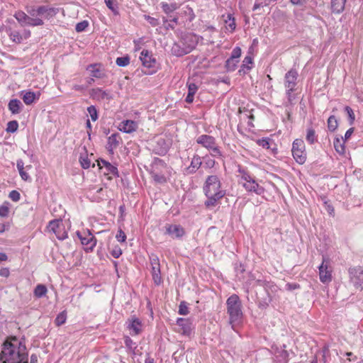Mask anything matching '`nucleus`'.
Here are the masks:
<instances>
[{
    "mask_svg": "<svg viewBox=\"0 0 363 363\" xmlns=\"http://www.w3.org/2000/svg\"><path fill=\"white\" fill-rule=\"evenodd\" d=\"M319 269V277L321 282L329 283L332 280V271L330 269L329 260L324 256Z\"/></svg>",
    "mask_w": 363,
    "mask_h": 363,
    "instance_id": "nucleus-11",
    "label": "nucleus"
},
{
    "mask_svg": "<svg viewBox=\"0 0 363 363\" xmlns=\"http://www.w3.org/2000/svg\"><path fill=\"white\" fill-rule=\"evenodd\" d=\"M196 143L208 150L216 144V138L209 135H201L196 138Z\"/></svg>",
    "mask_w": 363,
    "mask_h": 363,
    "instance_id": "nucleus-17",
    "label": "nucleus"
},
{
    "mask_svg": "<svg viewBox=\"0 0 363 363\" xmlns=\"http://www.w3.org/2000/svg\"><path fill=\"white\" fill-rule=\"evenodd\" d=\"M292 155L300 164L305 163L306 160V152L305 149V144L303 140L296 139L292 144Z\"/></svg>",
    "mask_w": 363,
    "mask_h": 363,
    "instance_id": "nucleus-6",
    "label": "nucleus"
},
{
    "mask_svg": "<svg viewBox=\"0 0 363 363\" xmlns=\"http://www.w3.org/2000/svg\"><path fill=\"white\" fill-rule=\"evenodd\" d=\"M87 70L90 71L91 77L95 78L101 79L105 75L103 70L101 69L99 66L96 64L89 65Z\"/></svg>",
    "mask_w": 363,
    "mask_h": 363,
    "instance_id": "nucleus-26",
    "label": "nucleus"
},
{
    "mask_svg": "<svg viewBox=\"0 0 363 363\" xmlns=\"http://www.w3.org/2000/svg\"><path fill=\"white\" fill-rule=\"evenodd\" d=\"M350 281L357 289H363V267H350L348 269Z\"/></svg>",
    "mask_w": 363,
    "mask_h": 363,
    "instance_id": "nucleus-8",
    "label": "nucleus"
},
{
    "mask_svg": "<svg viewBox=\"0 0 363 363\" xmlns=\"http://www.w3.org/2000/svg\"><path fill=\"white\" fill-rule=\"evenodd\" d=\"M177 324L179 327V332L181 334L187 336L191 335L193 326L192 322L190 319L179 318L177 320Z\"/></svg>",
    "mask_w": 363,
    "mask_h": 363,
    "instance_id": "nucleus-14",
    "label": "nucleus"
},
{
    "mask_svg": "<svg viewBox=\"0 0 363 363\" xmlns=\"http://www.w3.org/2000/svg\"><path fill=\"white\" fill-rule=\"evenodd\" d=\"M298 74L296 69H291L289 70L284 76V87L286 89V94L289 103H292V101L295 99L296 95L294 94V91L296 90L297 85V79H298Z\"/></svg>",
    "mask_w": 363,
    "mask_h": 363,
    "instance_id": "nucleus-5",
    "label": "nucleus"
},
{
    "mask_svg": "<svg viewBox=\"0 0 363 363\" xmlns=\"http://www.w3.org/2000/svg\"><path fill=\"white\" fill-rule=\"evenodd\" d=\"M21 102L18 99H11L9 103V109L13 114H17L21 111Z\"/></svg>",
    "mask_w": 363,
    "mask_h": 363,
    "instance_id": "nucleus-30",
    "label": "nucleus"
},
{
    "mask_svg": "<svg viewBox=\"0 0 363 363\" xmlns=\"http://www.w3.org/2000/svg\"><path fill=\"white\" fill-rule=\"evenodd\" d=\"M87 111L93 121H96L98 119V111L94 106H89L87 108Z\"/></svg>",
    "mask_w": 363,
    "mask_h": 363,
    "instance_id": "nucleus-44",
    "label": "nucleus"
},
{
    "mask_svg": "<svg viewBox=\"0 0 363 363\" xmlns=\"http://www.w3.org/2000/svg\"><path fill=\"white\" fill-rule=\"evenodd\" d=\"M10 203L8 201H5L1 206H0V216L7 217L9 213Z\"/></svg>",
    "mask_w": 363,
    "mask_h": 363,
    "instance_id": "nucleus-39",
    "label": "nucleus"
},
{
    "mask_svg": "<svg viewBox=\"0 0 363 363\" xmlns=\"http://www.w3.org/2000/svg\"><path fill=\"white\" fill-rule=\"evenodd\" d=\"M270 139L267 138H263L262 139H259L257 141V143L265 149H269L270 147L269 145Z\"/></svg>",
    "mask_w": 363,
    "mask_h": 363,
    "instance_id": "nucleus-49",
    "label": "nucleus"
},
{
    "mask_svg": "<svg viewBox=\"0 0 363 363\" xmlns=\"http://www.w3.org/2000/svg\"><path fill=\"white\" fill-rule=\"evenodd\" d=\"M116 63L119 67H126L130 64V57L128 55L117 57Z\"/></svg>",
    "mask_w": 363,
    "mask_h": 363,
    "instance_id": "nucleus-38",
    "label": "nucleus"
},
{
    "mask_svg": "<svg viewBox=\"0 0 363 363\" xmlns=\"http://www.w3.org/2000/svg\"><path fill=\"white\" fill-rule=\"evenodd\" d=\"M252 63V58L250 56H246L242 61V67H247V69H250L251 67L247 66L248 64Z\"/></svg>",
    "mask_w": 363,
    "mask_h": 363,
    "instance_id": "nucleus-57",
    "label": "nucleus"
},
{
    "mask_svg": "<svg viewBox=\"0 0 363 363\" xmlns=\"http://www.w3.org/2000/svg\"><path fill=\"white\" fill-rule=\"evenodd\" d=\"M289 2L293 6H304L306 4V0H289Z\"/></svg>",
    "mask_w": 363,
    "mask_h": 363,
    "instance_id": "nucleus-58",
    "label": "nucleus"
},
{
    "mask_svg": "<svg viewBox=\"0 0 363 363\" xmlns=\"http://www.w3.org/2000/svg\"><path fill=\"white\" fill-rule=\"evenodd\" d=\"M18 128V123L16 121H11L7 123V128L6 129L8 133H15Z\"/></svg>",
    "mask_w": 363,
    "mask_h": 363,
    "instance_id": "nucleus-41",
    "label": "nucleus"
},
{
    "mask_svg": "<svg viewBox=\"0 0 363 363\" xmlns=\"http://www.w3.org/2000/svg\"><path fill=\"white\" fill-rule=\"evenodd\" d=\"M89 23L87 21H82L78 23H77L75 30L77 32L80 33L84 31L85 29L88 27Z\"/></svg>",
    "mask_w": 363,
    "mask_h": 363,
    "instance_id": "nucleus-46",
    "label": "nucleus"
},
{
    "mask_svg": "<svg viewBox=\"0 0 363 363\" xmlns=\"http://www.w3.org/2000/svg\"><path fill=\"white\" fill-rule=\"evenodd\" d=\"M106 6L116 15L118 14L117 0H104Z\"/></svg>",
    "mask_w": 363,
    "mask_h": 363,
    "instance_id": "nucleus-34",
    "label": "nucleus"
},
{
    "mask_svg": "<svg viewBox=\"0 0 363 363\" xmlns=\"http://www.w3.org/2000/svg\"><path fill=\"white\" fill-rule=\"evenodd\" d=\"M306 140L310 143V144H313L316 142L317 139H316V135H315V132L313 128H308L307 129V133H306Z\"/></svg>",
    "mask_w": 363,
    "mask_h": 363,
    "instance_id": "nucleus-35",
    "label": "nucleus"
},
{
    "mask_svg": "<svg viewBox=\"0 0 363 363\" xmlns=\"http://www.w3.org/2000/svg\"><path fill=\"white\" fill-rule=\"evenodd\" d=\"M58 11L57 8L48 6H31L27 9L28 14L18 11L14 14V17L23 26H40L44 25V21L41 18L50 19L54 17Z\"/></svg>",
    "mask_w": 363,
    "mask_h": 363,
    "instance_id": "nucleus-1",
    "label": "nucleus"
},
{
    "mask_svg": "<svg viewBox=\"0 0 363 363\" xmlns=\"http://www.w3.org/2000/svg\"><path fill=\"white\" fill-rule=\"evenodd\" d=\"M50 231L55 233L57 239L63 240L67 238V233L61 220H53L50 221L48 226Z\"/></svg>",
    "mask_w": 363,
    "mask_h": 363,
    "instance_id": "nucleus-10",
    "label": "nucleus"
},
{
    "mask_svg": "<svg viewBox=\"0 0 363 363\" xmlns=\"http://www.w3.org/2000/svg\"><path fill=\"white\" fill-rule=\"evenodd\" d=\"M11 40L16 43H21L23 38L21 33L18 30H12L11 28H9L6 30Z\"/></svg>",
    "mask_w": 363,
    "mask_h": 363,
    "instance_id": "nucleus-31",
    "label": "nucleus"
},
{
    "mask_svg": "<svg viewBox=\"0 0 363 363\" xmlns=\"http://www.w3.org/2000/svg\"><path fill=\"white\" fill-rule=\"evenodd\" d=\"M345 110L347 112V116L349 117L350 124L352 125L355 120V116L353 112V110L350 106H347L345 107Z\"/></svg>",
    "mask_w": 363,
    "mask_h": 363,
    "instance_id": "nucleus-50",
    "label": "nucleus"
},
{
    "mask_svg": "<svg viewBox=\"0 0 363 363\" xmlns=\"http://www.w3.org/2000/svg\"><path fill=\"white\" fill-rule=\"evenodd\" d=\"M16 166H17L18 172L23 170L25 169L24 168V162H23L22 160H17Z\"/></svg>",
    "mask_w": 363,
    "mask_h": 363,
    "instance_id": "nucleus-63",
    "label": "nucleus"
},
{
    "mask_svg": "<svg viewBox=\"0 0 363 363\" xmlns=\"http://www.w3.org/2000/svg\"><path fill=\"white\" fill-rule=\"evenodd\" d=\"M48 292L47 287L44 284H38L34 289V296L37 298H42L46 295Z\"/></svg>",
    "mask_w": 363,
    "mask_h": 363,
    "instance_id": "nucleus-32",
    "label": "nucleus"
},
{
    "mask_svg": "<svg viewBox=\"0 0 363 363\" xmlns=\"http://www.w3.org/2000/svg\"><path fill=\"white\" fill-rule=\"evenodd\" d=\"M161 7H162L163 11L168 15L172 13L173 11H174L178 8L177 4H169L165 2L161 3Z\"/></svg>",
    "mask_w": 363,
    "mask_h": 363,
    "instance_id": "nucleus-33",
    "label": "nucleus"
},
{
    "mask_svg": "<svg viewBox=\"0 0 363 363\" xmlns=\"http://www.w3.org/2000/svg\"><path fill=\"white\" fill-rule=\"evenodd\" d=\"M197 89H198V86L195 84L191 83L189 84L188 94L185 99V101L186 103L191 104L193 102L194 97L196 92L197 91Z\"/></svg>",
    "mask_w": 363,
    "mask_h": 363,
    "instance_id": "nucleus-29",
    "label": "nucleus"
},
{
    "mask_svg": "<svg viewBox=\"0 0 363 363\" xmlns=\"http://www.w3.org/2000/svg\"><path fill=\"white\" fill-rule=\"evenodd\" d=\"M82 167L84 169H88L90 167L91 161L87 157H80L79 159Z\"/></svg>",
    "mask_w": 363,
    "mask_h": 363,
    "instance_id": "nucleus-53",
    "label": "nucleus"
},
{
    "mask_svg": "<svg viewBox=\"0 0 363 363\" xmlns=\"http://www.w3.org/2000/svg\"><path fill=\"white\" fill-rule=\"evenodd\" d=\"M337 121L334 116H330L328 119V128L330 131L333 132L337 128Z\"/></svg>",
    "mask_w": 363,
    "mask_h": 363,
    "instance_id": "nucleus-36",
    "label": "nucleus"
},
{
    "mask_svg": "<svg viewBox=\"0 0 363 363\" xmlns=\"http://www.w3.org/2000/svg\"><path fill=\"white\" fill-rule=\"evenodd\" d=\"M237 63L235 60L230 61V58H228L225 62V67L228 72H233L235 70Z\"/></svg>",
    "mask_w": 363,
    "mask_h": 363,
    "instance_id": "nucleus-48",
    "label": "nucleus"
},
{
    "mask_svg": "<svg viewBox=\"0 0 363 363\" xmlns=\"http://www.w3.org/2000/svg\"><path fill=\"white\" fill-rule=\"evenodd\" d=\"M241 177L243 182H246L248 180H250L253 177L250 174V173L245 169L239 167L238 171Z\"/></svg>",
    "mask_w": 363,
    "mask_h": 363,
    "instance_id": "nucleus-40",
    "label": "nucleus"
},
{
    "mask_svg": "<svg viewBox=\"0 0 363 363\" xmlns=\"http://www.w3.org/2000/svg\"><path fill=\"white\" fill-rule=\"evenodd\" d=\"M333 145L335 151L340 155H344L345 152V141L343 138H335L333 141Z\"/></svg>",
    "mask_w": 363,
    "mask_h": 363,
    "instance_id": "nucleus-28",
    "label": "nucleus"
},
{
    "mask_svg": "<svg viewBox=\"0 0 363 363\" xmlns=\"http://www.w3.org/2000/svg\"><path fill=\"white\" fill-rule=\"evenodd\" d=\"M353 132L354 128H350V129H348L345 134V138L343 139L344 141L348 140L353 133Z\"/></svg>",
    "mask_w": 363,
    "mask_h": 363,
    "instance_id": "nucleus-61",
    "label": "nucleus"
},
{
    "mask_svg": "<svg viewBox=\"0 0 363 363\" xmlns=\"http://www.w3.org/2000/svg\"><path fill=\"white\" fill-rule=\"evenodd\" d=\"M66 320H67L66 312L62 311L57 315V317L55 320V323L56 325L60 326L65 323Z\"/></svg>",
    "mask_w": 363,
    "mask_h": 363,
    "instance_id": "nucleus-37",
    "label": "nucleus"
},
{
    "mask_svg": "<svg viewBox=\"0 0 363 363\" xmlns=\"http://www.w3.org/2000/svg\"><path fill=\"white\" fill-rule=\"evenodd\" d=\"M189 313L186 302L182 301L179 306V313L180 315H186Z\"/></svg>",
    "mask_w": 363,
    "mask_h": 363,
    "instance_id": "nucleus-45",
    "label": "nucleus"
},
{
    "mask_svg": "<svg viewBox=\"0 0 363 363\" xmlns=\"http://www.w3.org/2000/svg\"><path fill=\"white\" fill-rule=\"evenodd\" d=\"M0 275L2 277H7L9 275V271L7 269H1Z\"/></svg>",
    "mask_w": 363,
    "mask_h": 363,
    "instance_id": "nucleus-64",
    "label": "nucleus"
},
{
    "mask_svg": "<svg viewBox=\"0 0 363 363\" xmlns=\"http://www.w3.org/2000/svg\"><path fill=\"white\" fill-rule=\"evenodd\" d=\"M221 184L219 178L216 175L208 176L203 186L205 194L216 195L218 192L225 191L220 189Z\"/></svg>",
    "mask_w": 363,
    "mask_h": 363,
    "instance_id": "nucleus-7",
    "label": "nucleus"
},
{
    "mask_svg": "<svg viewBox=\"0 0 363 363\" xmlns=\"http://www.w3.org/2000/svg\"><path fill=\"white\" fill-rule=\"evenodd\" d=\"M199 43V37L194 33L184 35L178 43H174L172 47V55L182 57L194 50Z\"/></svg>",
    "mask_w": 363,
    "mask_h": 363,
    "instance_id": "nucleus-3",
    "label": "nucleus"
},
{
    "mask_svg": "<svg viewBox=\"0 0 363 363\" xmlns=\"http://www.w3.org/2000/svg\"><path fill=\"white\" fill-rule=\"evenodd\" d=\"M21 179L24 181H31L29 174L23 169L19 172Z\"/></svg>",
    "mask_w": 363,
    "mask_h": 363,
    "instance_id": "nucleus-59",
    "label": "nucleus"
},
{
    "mask_svg": "<svg viewBox=\"0 0 363 363\" xmlns=\"http://www.w3.org/2000/svg\"><path fill=\"white\" fill-rule=\"evenodd\" d=\"M128 328L132 335H138L142 331V323L138 318L132 317L128 320Z\"/></svg>",
    "mask_w": 363,
    "mask_h": 363,
    "instance_id": "nucleus-18",
    "label": "nucleus"
},
{
    "mask_svg": "<svg viewBox=\"0 0 363 363\" xmlns=\"http://www.w3.org/2000/svg\"><path fill=\"white\" fill-rule=\"evenodd\" d=\"M211 152V155L213 157H223L222 152H220L218 146L217 144L214 145V147H212V148L208 150Z\"/></svg>",
    "mask_w": 363,
    "mask_h": 363,
    "instance_id": "nucleus-47",
    "label": "nucleus"
},
{
    "mask_svg": "<svg viewBox=\"0 0 363 363\" xmlns=\"http://www.w3.org/2000/svg\"><path fill=\"white\" fill-rule=\"evenodd\" d=\"M77 235L81 240L82 245L85 247L86 251H92L96 246V240L89 230L82 232L77 231Z\"/></svg>",
    "mask_w": 363,
    "mask_h": 363,
    "instance_id": "nucleus-9",
    "label": "nucleus"
},
{
    "mask_svg": "<svg viewBox=\"0 0 363 363\" xmlns=\"http://www.w3.org/2000/svg\"><path fill=\"white\" fill-rule=\"evenodd\" d=\"M346 0H331V8L333 12L340 13L345 9Z\"/></svg>",
    "mask_w": 363,
    "mask_h": 363,
    "instance_id": "nucleus-27",
    "label": "nucleus"
},
{
    "mask_svg": "<svg viewBox=\"0 0 363 363\" xmlns=\"http://www.w3.org/2000/svg\"><path fill=\"white\" fill-rule=\"evenodd\" d=\"M227 18L228 19L225 21V23L227 24L226 28L227 29H230L232 32L235 29V19L230 14H228Z\"/></svg>",
    "mask_w": 363,
    "mask_h": 363,
    "instance_id": "nucleus-42",
    "label": "nucleus"
},
{
    "mask_svg": "<svg viewBox=\"0 0 363 363\" xmlns=\"http://www.w3.org/2000/svg\"><path fill=\"white\" fill-rule=\"evenodd\" d=\"M242 184L245 190L249 192L255 193L257 195H262L264 192V189L259 186L254 178Z\"/></svg>",
    "mask_w": 363,
    "mask_h": 363,
    "instance_id": "nucleus-15",
    "label": "nucleus"
},
{
    "mask_svg": "<svg viewBox=\"0 0 363 363\" xmlns=\"http://www.w3.org/2000/svg\"><path fill=\"white\" fill-rule=\"evenodd\" d=\"M145 18L151 24L152 26H157L159 25V21L157 18L151 17L150 16L145 15Z\"/></svg>",
    "mask_w": 363,
    "mask_h": 363,
    "instance_id": "nucleus-54",
    "label": "nucleus"
},
{
    "mask_svg": "<svg viewBox=\"0 0 363 363\" xmlns=\"http://www.w3.org/2000/svg\"><path fill=\"white\" fill-rule=\"evenodd\" d=\"M116 237L118 241L121 242H125L126 239V235L122 230L118 231Z\"/></svg>",
    "mask_w": 363,
    "mask_h": 363,
    "instance_id": "nucleus-55",
    "label": "nucleus"
},
{
    "mask_svg": "<svg viewBox=\"0 0 363 363\" xmlns=\"http://www.w3.org/2000/svg\"><path fill=\"white\" fill-rule=\"evenodd\" d=\"M201 164L202 162L201 157L199 155H194L191 160L190 165L185 169L184 173L186 174L195 173L200 168Z\"/></svg>",
    "mask_w": 363,
    "mask_h": 363,
    "instance_id": "nucleus-20",
    "label": "nucleus"
},
{
    "mask_svg": "<svg viewBox=\"0 0 363 363\" xmlns=\"http://www.w3.org/2000/svg\"><path fill=\"white\" fill-rule=\"evenodd\" d=\"M125 346L129 349H133V345H135L133 341L129 337H125Z\"/></svg>",
    "mask_w": 363,
    "mask_h": 363,
    "instance_id": "nucleus-60",
    "label": "nucleus"
},
{
    "mask_svg": "<svg viewBox=\"0 0 363 363\" xmlns=\"http://www.w3.org/2000/svg\"><path fill=\"white\" fill-rule=\"evenodd\" d=\"M22 94H23L22 99L26 105H30L31 104H33L34 102V101L36 99H38V97L40 96L39 92H38L36 94V93H35L33 91H22Z\"/></svg>",
    "mask_w": 363,
    "mask_h": 363,
    "instance_id": "nucleus-25",
    "label": "nucleus"
},
{
    "mask_svg": "<svg viewBox=\"0 0 363 363\" xmlns=\"http://www.w3.org/2000/svg\"><path fill=\"white\" fill-rule=\"evenodd\" d=\"M98 165L99 166V168H102V167H105L107 172H105V174H113L114 176H118V169L116 167L112 165L110 162L104 160H101L99 161H98Z\"/></svg>",
    "mask_w": 363,
    "mask_h": 363,
    "instance_id": "nucleus-24",
    "label": "nucleus"
},
{
    "mask_svg": "<svg viewBox=\"0 0 363 363\" xmlns=\"http://www.w3.org/2000/svg\"><path fill=\"white\" fill-rule=\"evenodd\" d=\"M240 55H241V49L239 47H235L232 51L231 56L230 57V61L235 60V62H239L238 59L240 57Z\"/></svg>",
    "mask_w": 363,
    "mask_h": 363,
    "instance_id": "nucleus-43",
    "label": "nucleus"
},
{
    "mask_svg": "<svg viewBox=\"0 0 363 363\" xmlns=\"http://www.w3.org/2000/svg\"><path fill=\"white\" fill-rule=\"evenodd\" d=\"M2 363H28L26 345L21 342L18 345L6 342L0 354Z\"/></svg>",
    "mask_w": 363,
    "mask_h": 363,
    "instance_id": "nucleus-2",
    "label": "nucleus"
},
{
    "mask_svg": "<svg viewBox=\"0 0 363 363\" xmlns=\"http://www.w3.org/2000/svg\"><path fill=\"white\" fill-rule=\"evenodd\" d=\"M91 96L92 99L97 101H102L104 99L110 100L112 98L108 91L103 90L101 88L92 89L91 91Z\"/></svg>",
    "mask_w": 363,
    "mask_h": 363,
    "instance_id": "nucleus-19",
    "label": "nucleus"
},
{
    "mask_svg": "<svg viewBox=\"0 0 363 363\" xmlns=\"http://www.w3.org/2000/svg\"><path fill=\"white\" fill-rule=\"evenodd\" d=\"M9 197L10 199H11L14 202H17L21 199V194L20 193L16 190L11 191L9 194Z\"/></svg>",
    "mask_w": 363,
    "mask_h": 363,
    "instance_id": "nucleus-52",
    "label": "nucleus"
},
{
    "mask_svg": "<svg viewBox=\"0 0 363 363\" xmlns=\"http://www.w3.org/2000/svg\"><path fill=\"white\" fill-rule=\"evenodd\" d=\"M277 357H280L279 363H288L289 361V352L284 350L280 352L279 355Z\"/></svg>",
    "mask_w": 363,
    "mask_h": 363,
    "instance_id": "nucleus-51",
    "label": "nucleus"
},
{
    "mask_svg": "<svg viewBox=\"0 0 363 363\" xmlns=\"http://www.w3.org/2000/svg\"><path fill=\"white\" fill-rule=\"evenodd\" d=\"M121 254H122V251H121V250L120 248L113 250L112 253H111L113 257H115V258L119 257L120 255H121Z\"/></svg>",
    "mask_w": 363,
    "mask_h": 363,
    "instance_id": "nucleus-62",
    "label": "nucleus"
},
{
    "mask_svg": "<svg viewBox=\"0 0 363 363\" xmlns=\"http://www.w3.org/2000/svg\"><path fill=\"white\" fill-rule=\"evenodd\" d=\"M299 288L300 285L296 283H287L285 286V289L287 291H293Z\"/></svg>",
    "mask_w": 363,
    "mask_h": 363,
    "instance_id": "nucleus-56",
    "label": "nucleus"
},
{
    "mask_svg": "<svg viewBox=\"0 0 363 363\" xmlns=\"http://www.w3.org/2000/svg\"><path fill=\"white\" fill-rule=\"evenodd\" d=\"M140 60L142 61L143 66L147 68H153L155 67L156 60L152 52L147 50H143L141 52Z\"/></svg>",
    "mask_w": 363,
    "mask_h": 363,
    "instance_id": "nucleus-16",
    "label": "nucleus"
},
{
    "mask_svg": "<svg viewBox=\"0 0 363 363\" xmlns=\"http://www.w3.org/2000/svg\"><path fill=\"white\" fill-rule=\"evenodd\" d=\"M208 199L205 201L207 208L216 206L218 201L225 195V191L218 192L216 195L205 194Z\"/></svg>",
    "mask_w": 363,
    "mask_h": 363,
    "instance_id": "nucleus-23",
    "label": "nucleus"
},
{
    "mask_svg": "<svg viewBox=\"0 0 363 363\" xmlns=\"http://www.w3.org/2000/svg\"><path fill=\"white\" fill-rule=\"evenodd\" d=\"M150 265L152 268V277L154 283L156 285H160L162 281L161 272H160V264L159 258L155 255L150 256Z\"/></svg>",
    "mask_w": 363,
    "mask_h": 363,
    "instance_id": "nucleus-12",
    "label": "nucleus"
},
{
    "mask_svg": "<svg viewBox=\"0 0 363 363\" xmlns=\"http://www.w3.org/2000/svg\"><path fill=\"white\" fill-rule=\"evenodd\" d=\"M165 234H167L173 239H179L185 234V230L180 225H165Z\"/></svg>",
    "mask_w": 363,
    "mask_h": 363,
    "instance_id": "nucleus-13",
    "label": "nucleus"
},
{
    "mask_svg": "<svg viewBox=\"0 0 363 363\" xmlns=\"http://www.w3.org/2000/svg\"><path fill=\"white\" fill-rule=\"evenodd\" d=\"M227 312L230 316V323L233 326L239 324L242 319V303L239 296L231 295L226 301Z\"/></svg>",
    "mask_w": 363,
    "mask_h": 363,
    "instance_id": "nucleus-4",
    "label": "nucleus"
},
{
    "mask_svg": "<svg viewBox=\"0 0 363 363\" xmlns=\"http://www.w3.org/2000/svg\"><path fill=\"white\" fill-rule=\"evenodd\" d=\"M138 128V124L135 121L131 120H125L122 121L119 125V130L126 133H131Z\"/></svg>",
    "mask_w": 363,
    "mask_h": 363,
    "instance_id": "nucleus-21",
    "label": "nucleus"
},
{
    "mask_svg": "<svg viewBox=\"0 0 363 363\" xmlns=\"http://www.w3.org/2000/svg\"><path fill=\"white\" fill-rule=\"evenodd\" d=\"M121 140V138L118 133H113L109 136L108 138V143L106 147L108 151L113 154V150L119 145Z\"/></svg>",
    "mask_w": 363,
    "mask_h": 363,
    "instance_id": "nucleus-22",
    "label": "nucleus"
}]
</instances>
